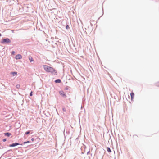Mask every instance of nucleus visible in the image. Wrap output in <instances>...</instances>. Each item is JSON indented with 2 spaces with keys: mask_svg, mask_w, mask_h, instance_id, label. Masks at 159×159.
Listing matches in <instances>:
<instances>
[{
  "mask_svg": "<svg viewBox=\"0 0 159 159\" xmlns=\"http://www.w3.org/2000/svg\"><path fill=\"white\" fill-rule=\"evenodd\" d=\"M43 67L46 71L50 72L54 75L56 74V71L53 68L46 65H44Z\"/></svg>",
  "mask_w": 159,
  "mask_h": 159,
  "instance_id": "1",
  "label": "nucleus"
},
{
  "mask_svg": "<svg viewBox=\"0 0 159 159\" xmlns=\"http://www.w3.org/2000/svg\"><path fill=\"white\" fill-rule=\"evenodd\" d=\"M1 42L3 44L8 43L11 42V41L9 39L7 38L2 39Z\"/></svg>",
  "mask_w": 159,
  "mask_h": 159,
  "instance_id": "2",
  "label": "nucleus"
},
{
  "mask_svg": "<svg viewBox=\"0 0 159 159\" xmlns=\"http://www.w3.org/2000/svg\"><path fill=\"white\" fill-rule=\"evenodd\" d=\"M59 93L61 96L63 97L66 98V97L65 93L63 91H60Z\"/></svg>",
  "mask_w": 159,
  "mask_h": 159,
  "instance_id": "3",
  "label": "nucleus"
},
{
  "mask_svg": "<svg viewBox=\"0 0 159 159\" xmlns=\"http://www.w3.org/2000/svg\"><path fill=\"white\" fill-rule=\"evenodd\" d=\"M22 56L20 54H18L16 55L15 58L16 59H19L22 58Z\"/></svg>",
  "mask_w": 159,
  "mask_h": 159,
  "instance_id": "4",
  "label": "nucleus"
},
{
  "mask_svg": "<svg viewBox=\"0 0 159 159\" xmlns=\"http://www.w3.org/2000/svg\"><path fill=\"white\" fill-rule=\"evenodd\" d=\"M19 145V144L18 143H12V144L10 145L9 146L11 147H14V146H17V145Z\"/></svg>",
  "mask_w": 159,
  "mask_h": 159,
  "instance_id": "5",
  "label": "nucleus"
},
{
  "mask_svg": "<svg viewBox=\"0 0 159 159\" xmlns=\"http://www.w3.org/2000/svg\"><path fill=\"white\" fill-rule=\"evenodd\" d=\"M130 95H131V100H132L134 98V93L133 92L131 93H130Z\"/></svg>",
  "mask_w": 159,
  "mask_h": 159,
  "instance_id": "6",
  "label": "nucleus"
},
{
  "mask_svg": "<svg viewBox=\"0 0 159 159\" xmlns=\"http://www.w3.org/2000/svg\"><path fill=\"white\" fill-rule=\"evenodd\" d=\"M4 134L8 137L10 136L11 135V134L9 133H5Z\"/></svg>",
  "mask_w": 159,
  "mask_h": 159,
  "instance_id": "7",
  "label": "nucleus"
},
{
  "mask_svg": "<svg viewBox=\"0 0 159 159\" xmlns=\"http://www.w3.org/2000/svg\"><path fill=\"white\" fill-rule=\"evenodd\" d=\"M55 82L56 83H60L61 82V80L60 79H57L55 81Z\"/></svg>",
  "mask_w": 159,
  "mask_h": 159,
  "instance_id": "8",
  "label": "nucleus"
},
{
  "mask_svg": "<svg viewBox=\"0 0 159 159\" xmlns=\"http://www.w3.org/2000/svg\"><path fill=\"white\" fill-rule=\"evenodd\" d=\"M17 73L16 72H12L11 73V74H12L13 76L15 75H17Z\"/></svg>",
  "mask_w": 159,
  "mask_h": 159,
  "instance_id": "9",
  "label": "nucleus"
},
{
  "mask_svg": "<svg viewBox=\"0 0 159 159\" xmlns=\"http://www.w3.org/2000/svg\"><path fill=\"white\" fill-rule=\"evenodd\" d=\"M29 59L30 62L33 61H34L33 58L31 57H29Z\"/></svg>",
  "mask_w": 159,
  "mask_h": 159,
  "instance_id": "10",
  "label": "nucleus"
},
{
  "mask_svg": "<svg viewBox=\"0 0 159 159\" xmlns=\"http://www.w3.org/2000/svg\"><path fill=\"white\" fill-rule=\"evenodd\" d=\"M107 151L109 152H111V150L110 149V148L109 147H107Z\"/></svg>",
  "mask_w": 159,
  "mask_h": 159,
  "instance_id": "11",
  "label": "nucleus"
},
{
  "mask_svg": "<svg viewBox=\"0 0 159 159\" xmlns=\"http://www.w3.org/2000/svg\"><path fill=\"white\" fill-rule=\"evenodd\" d=\"M16 88H17V89H19L20 87V84H17L16 86Z\"/></svg>",
  "mask_w": 159,
  "mask_h": 159,
  "instance_id": "12",
  "label": "nucleus"
},
{
  "mask_svg": "<svg viewBox=\"0 0 159 159\" xmlns=\"http://www.w3.org/2000/svg\"><path fill=\"white\" fill-rule=\"evenodd\" d=\"M30 133V132L29 131H27L25 133V134L27 135Z\"/></svg>",
  "mask_w": 159,
  "mask_h": 159,
  "instance_id": "13",
  "label": "nucleus"
},
{
  "mask_svg": "<svg viewBox=\"0 0 159 159\" xmlns=\"http://www.w3.org/2000/svg\"><path fill=\"white\" fill-rule=\"evenodd\" d=\"M30 142L29 141H27L26 142H24V144H26V143H28Z\"/></svg>",
  "mask_w": 159,
  "mask_h": 159,
  "instance_id": "14",
  "label": "nucleus"
},
{
  "mask_svg": "<svg viewBox=\"0 0 159 159\" xmlns=\"http://www.w3.org/2000/svg\"><path fill=\"white\" fill-rule=\"evenodd\" d=\"M66 28L67 29H69V26L68 25H66Z\"/></svg>",
  "mask_w": 159,
  "mask_h": 159,
  "instance_id": "15",
  "label": "nucleus"
},
{
  "mask_svg": "<svg viewBox=\"0 0 159 159\" xmlns=\"http://www.w3.org/2000/svg\"><path fill=\"white\" fill-rule=\"evenodd\" d=\"M32 93H33V92L32 91H31L30 94V96H32Z\"/></svg>",
  "mask_w": 159,
  "mask_h": 159,
  "instance_id": "16",
  "label": "nucleus"
},
{
  "mask_svg": "<svg viewBox=\"0 0 159 159\" xmlns=\"http://www.w3.org/2000/svg\"><path fill=\"white\" fill-rule=\"evenodd\" d=\"M15 53V51H13L12 52V54L14 55Z\"/></svg>",
  "mask_w": 159,
  "mask_h": 159,
  "instance_id": "17",
  "label": "nucleus"
},
{
  "mask_svg": "<svg viewBox=\"0 0 159 159\" xmlns=\"http://www.w3.org/2000/svg\"><path fill=\"white\" fill-rule=\"evenodd\" d=\"M6 141V139H3V142H5Z\"/></svg>",
  "mask_w": 159,
  "mask_h": 159,
  "instance_id": "18",
  "label": "nucleus"
},
{
  "mask_svg": "<svg viewBox=\"0 0 159 159\" xmlns=\"http://www.w3.org/2000/svg\"><path fill=\"white\" fill-rule=\"evenodd\" d=\"M34 140V138H32L31 140L32 141H33Z\"/></svg>",
  "mask_w": 159,
  "mask_h": 159,
  "instance_id": "19",
  "label": "nucleus"
},
{
  "mask_svg": "<svg viewBox=\"0 0 159 159\" xmlns=\"http://www.w3.org/2000/svg\"><path fill=\"white\" fill-rule=\"evenodd\" d=\"M157 86H159V83H158L157 84Z\"/></svg>",
  "mask_w": 159,
  "mask_h": 159,
  "instance_id": "20",
  "label": "nucleus"
},
{
  "mask_svg": "<svg viewBox=\"0 0 159 159\" xmlns=\"http://www.w3.org/2000/svg\"><path fill=\"white\" fill-rule=\"evenodd\" d=\"M65 108H63V111H65Z\"/></svg>",
  "mask_w": 159,
  "mask_h": 159,
  "instance_id": "21",
  "label": "nucleus"
},
{
  "mask_svg": "<svg viewBox=\"0 0 159 159\" xmlns=\"http://www.w3.org/2000/svg\"><path fill=\"white\" fill-rule=\"evenodd\" d=\"M2 36L1 34L0 33V36Z\"/></svg>",
  "mask_w": 159,
  "mask_h": 159,
  "instance_id": "22",
  "label": "nucleus"
}]
</instances>
